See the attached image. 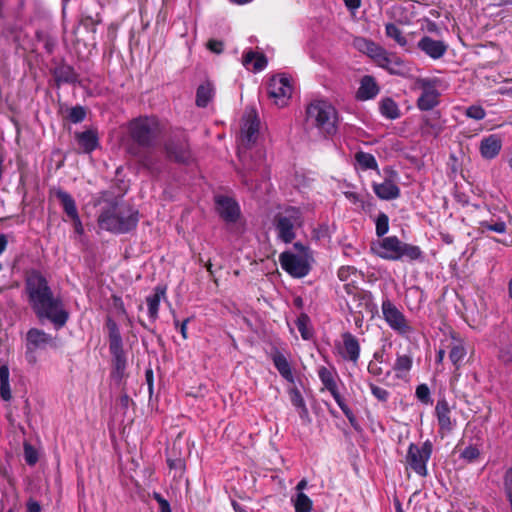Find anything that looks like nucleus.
Wrapping results in <instances>:
<instances>
[{"label": "nucleus", "instance_id": "obj_1", "mask_svg": "<svg viewBox=\"0 0 512 512\" xmlns=\"http://www.w3.org/2000/svg\"><path fill=\"white\" fill-rule=\"evenodd\" d=\"M28 303L39 321L49 320L58 330L65 326L69 312L62 298L55 295L47 279L39 272H30L25 280Z\"/></svg>", "mask_w": 512, "mask_h": 512}, {"label": "nucleus", "instance_id": "obj_2", "mask_svg": "<svg viewBox=\"0 0 512 512\" xmlns=\"http://www.w3.org/2000/svg\"><path fill=\"white\" fill-rule=\"evenodd\" d=\"M370 251L385 260L397 261L407 258L411 261L422 256L418 246L402 242L396 236H388L371 242Z\"/></svg>", "mask_w": 512, "mask_h": 512}, {"label": "nucleus", "instance_id": "obj_3", "mask_svg": "<svg viewBox=\"0 0 512 512\" xmlns=\"http://www.w3.org/2000/svg\"><path fill=\"white\" fill-rule=\"evenodd\" d=\"M337 111L332 104L316 100L306 107V128H316L320 134L332 135L336 132Z\"/></svg>", "mask_w": 512, "mask_h": 512}, {"label": "nucleus", "instance_id": "obj_4", "mask_svg": "<svg viewBox=\"0 0 512 512\" xmlns=\"http://www.w3.org/2000/svg\"><path fill=\"white\" fill-rule=\"evenodd\" d=\"M138 211L130 206L113 205L101 212L98 217L100 228L113 233H126L138 223Z\"/></svg>", "mask_w": 512, "mask_h": 512}, {"label": "nucleus", "instance_id": "obj_5", "mask_svg": "<svg viewBox=\"0 0 512 512\" xmlns=\"http://www.w3.org/2000/svg\"><path fill=\"white\" fill-rule=\"evenodd\" d=\"M131 139L141 147H151L161 133L160 122L156 117H138L127 126Z\"/></svg>", "mask_w": 512, "mask_h": 512}, {"label": "nucleus", "instance_id": "obj_6", "mask_svg": "<svg viewBox=\"0 0 512 512\" xmlns=\"http://www.w3.org/2000/svg\"><path fill=\"white\" fill-rule=\"evenodd\" d=\"M302 214L298 208L287 207L274 217V226L279 239L291 243L295 238V229L302 225Z\"/></svg>", "mask_w": 512, "mask_h": 512}, {"label": "nucleus", "instance_id": "obj_7", "mask_svg": "<svg viewBox=\"0 0 512 512\" xmlns=\"http://www.w3.org/2000/svg\"><path fill=\"white\" fill-rule=\"evenodd\" d=\"M432 450V443L428 440L421 446L411 443L405 458L406 468L413 470L421 477H426L428 474L427 462L431 457Z\"/></svg>", "mask_w": 512, "mask_h": 512}, {"label": "nucleus", "instance_id": "obj_8", "mask_svg": "<svg viewBox=\"0 0 512 512\" xmlns=\"http://www.w3.org/2000/svg\"><path fill=\"white\" fill-rule=\"evenodd\" d=\"M381 310L383 318L388 326L401 336L413 333L414 329L406 316L389 299L382 302Z\"/></svg>", "mask_w": 512, "mask_h": 512}, {"label": "nucleus", "instance_id": "obj_9", "mask_svg": "<svg viewBox=\"0 0 512 512\" xmlns=\"http://www.w3.org/2000/svg\"><path fill=\"white\" fill-rule=\"evenodd\" d=\"M415 86L421 91L417 99V107L420 110L429 111L439 104L440 92L438 91V80L419 78L416 80Z\"/></svg>", "mask_w": 512, "mask_h": 512}, {"label": "nucleus", "instance_id": "obj_10", "mask_svg": "<svg viewBox=\"0 0 512 512\" xmlns=\"http://www.w3.org/2000/svg\"><path fill=\"white\" fill-rule=\"evenodd\" d=\"M311 260V253L296 255L291 252H283L279 256L281 267L296 278H302L309 273Z\"/></svg>", "mask_w": 512, "mask_h": 512}, {"label": "nucleus", "instance_id": "obj_11", "mask_svg": "<svg viewBox=\"0 0 512 512\" xmlns=\"http://www.w3.org/2000/svg\"><path fill=\"white\" fill-rule=\"evenodd\" d=\"M54 345V338L39 328H31L26 334V359L28 363L35 364L37 358L35 352Z\"/></svg>", "mask_w": 512, "mask_h": 512}, {"label": "nucleus", "instance_id": "obj_12", "mask_svg": "<svg viewBox=\"0 0 512 512\" xmlns=\"http://www.w3.org/2000/svg\"><path fill=\"white\" fill-rule=\"evenodd\" d=\"M268 95L273 100V103L278 107L287 105L292 95V85L290 79L283 75L273 76L267 87Z\"/></svg>", "mask_w": 512, "mask_h": 512}, {"label": "nucleus", "instance_id": "obj_13", "mask_svg": "<svg viewBox=\"0 0 512 512\" xmlns=\"http://www.w3.org/2000/svg\"><path fill=\"white\" fill-rule=\"evenodd\" d=\"M259 133V120L254 110L249 111L243 118L241 127V146L249 147L255 143Z\"/></svg>", "mask_w": 512, "mask_h": 512}, {"label": "nucleus", "instance_id": "obj_14", "mask_svg": "<svg viewBox=\"0 0 512 512\" xmlns=\"http://www.w3.org/2000/svg\"><path fill=\"white\" fill-rule=\"evenodd\" d=\"M165 152L170 160L179 163H188L191 160V152L186 138L169 140L165 144Z\"/></svg>", "mask_w": 512, "mask_h": 512}, {"label": "nucleus", "instance_id": "obj_15", "mask_svg": "<svg viewBox=\"0 0 512 512\" xmlns=\"http://www.w3.org/2000/svg\"><path fill=\"white\" fill-rule=\"evenodd\" d=\"M342 345L338 348L339 354L345 361L357 364L360 357V344L358 339L350 332L342 334Z\"/></svg>", "mask_w": 512, "mask_h": 512}, {"label": "nucleus", "instance_id": "obj_16", "mask_svg": "<svg viewBox=\"0 0 512 512\" xmlns=\"http://www.w3.org/2000/svg\"><path fill=\"white\" fill-rule=\"evenodd\" d=\"M417 47L434 60L442 58L448 49V45L445 42L434 40L429 36H423L418 41Z\"/></svg>", "mask_w": 512, "mask_h": 512}, {"label": "nucleus", "instance_id": "obj_17", "mask_svg": "<svg viewBox=\"0 0 512 512\" xmlns=\"http://www.w3.org/2000/svg\"><path fill=\"white\" fill-rule=\"evenodd\" d=\"M389 173L390 176H397L392 170ZM372 187L377 197L382 200H392L400 196V189L392 177L385 179L383 183H373Z\"/></svg>", "mask_w": 512, "mask_h": 512}, {"label": "nucleus", "instance_id": "obj_18", "mask_svg": "<svg viewBox=\"0 0 512 512\" xmlns=\"http://www.w3.org/2000/svg\"><path fill=\"white\" fill-rule=\"evenodd\" d=\"M376 64L391 74L401 75L406 70L403 60L395 54H389L386 50L383 51Z\"/></svg>", "mask_w": 512, "mask_h": 512}, {"label": "nucleus", "instance_id": "obj_19", "mask_svg": "<svg viewBox=\"0 0 512 512\" xmlns=\"http://www.w3.org/2000/svg\"><path fill=\"white\" fill-rule=\"evenodd\" d=\"M217 211L220 216L228 221L235 222L239 216V207L237 203L228 197H219L216 200Z\"/></svg>", "mask_w": 512, "mask_h": 512}, {"label": "nucleus", "instance_id": "obj_20", "mask_svg": "<svg viewBox=\"0 0 512 512\" xmlns=\"http://www.w3.org/2000/svg\"><path fill=\"white\" fill-rule=\"evenodd\" d=\"M380 89L375 79L370 76H364L360 81V86L356 92V98L360 101H366L376 97Z\"/></svg>", "mask_w": 512, "mask_h": 512}, {"label": "nucleus", "instance_id": "obj_21", "mask_svg": "<svg viewBox=\"0 0 512 512\" xmlns=\"http://www.w3.org/2000/svg\"><path fill=\"white\" fill-rule=\"evenodd\" d=\"M354 47L369 56L376 63L383 51L385 50L381 46L377 45L371 40L363 37H356L353 41Z\"/></svg>", "mask_w": 512, "mask_h": 512}, {"label": "nucleus", "instance_id": "obj_22", "mask_svg": "<svg viewBox=\"0 0 512 512\" xmlns=\"http://www.w3.org/2000/svg\"><path fill=\"white\" fill-rule=\"evenodd\" d=\"M271 359L279 374L288 382H294V375L292 373L291 365L286 356L279 350L275 349L271 353Z\"/></svg>", "mask_w": 512, "mask_h": 512}, {"label": "nucleus", "instance_id": "obj_23", "mask_svg": "<svg viewBox=\"0 0 512 512\" xmlns=\"http://www.w3.org/2000/svg\"><path fill=\"white\" fill-rule=\"evenodd\" d=\"M75 139L84 153H91L99 145L98 135L94 130L77 132L75 133Z\"/></svg>", "mask_w": 512, "mask_h": 512}, {"label": "nucleus", "instance_id": "obj_24", "mask_svg": "<svg viewBox=\"0 0 512 512\" xmlns=\"http://www.w3.org/2000/svg\"><path fill=\"white\" fill-rule=\"evenodd\" d=\"M242 64L248 70L259 72L266 67L267 58L262 53L250 50L243 55Z\"/></svg>", "mask_w": 512, "mask_h": 512}, {"label": "nucleus", "instance_id": "obj_25", "mask_svg": "<svg viewBox=\"0 0 512 512\" xmlns=\"http://www.w3.org/2000/svg\"><path fill=\"white\" fill-rule=\"evenodd\" d=\"M501 147L500 138L496 135H490L481 141L480 152L484 158L493 159L499 154Z\"/></svg>", "mask_w": 512, "mask_h": 512}, {"label": "nucleus", "instance_id": "obj_26", "mask_svg": "<svg viewBox=\"0 0 512 512\" xmlns=\"http://www.w3.org/2000/svg\"><path fill=\"white\" fill-rule=\"evenodd\" d=\"M55 195L61 202V205L67 216L70 217L73 222H78L80 225V217L77 211L76 203L72 196L60 189L55 192Z\"/></svg>", "mask_w": 512, "mask_h": 512}, {"label": "nucleus", "instance_id": "obj_27", "mask_svg": "<svg viewBox=\"0 0 512 512\" xmlns=\"http://www.w3.org/2000/svg\"><path fill=\"white\" fill-rule=\"evenodd\" d=\"M435 413L437 415L439 426L442 430L450 431L453 427V421L450 417V407L446 399L438 400Z\"/></svg>", "mask_w": 512, "mask_h": 512}, {"label": "nucleus", "instance_id": "obj_28", "mask_svg": "<svg viewBox=\"0 0 512 512\" xmlns=\"http://www.w3.org/2000/svg\"><path fill=\"white\" fill-rule=\"evenodd\" d=\"M166 289L161 286H157L154 289L152 295H149L146 298L148 313L152 320H156L158 318L159 306L161 299L165 296Z\"/></svg>", "mask_w": 512, "mask_h": 512}, {"label": "nucleus", "instance_id": "obj_29", "mask_svg": "<svg viewBox=\"0 0 512 512\" xmlns=\"http://www.w3.org/2000/svg\"><path fill=\"white\" fill-rule=\"evenodd\" d=\"M318 376L324 385L325 389H327L331 395L334 397L335 395L340 394L337 388V383L334 378V372L328 369L325 366H321L318 369Z\"/></svg>", "mask_w": 512, "mask_h": 512}, {"label": "nucleus", "instance_id": "obj_30", "mask_svg": "<svg viewBox=\"0 0 512 512\" xmlns=\"http://www.w3.org/2000/svg\"><path fill=\"white\" fill-rule=\"evenodd\" d=\"M379 110L382 116L387 119H397L401 116L397 103L390 97L383 98L379 102Z\"/></svg>", "mask_w": 512, "mask_h": 512}, {"label": "nucleus", "instance_id": "obj_31", "mask_svg": "<svg viewBox=\"0 0 512 512\" xmlns=\"http://www.w3.org/2000/svg\"><path fill=\"white\" fill-rule=\"evenodd\" d=\"M214 96V87L209 82L206 81L202 83L196 92V105L198 107H206L208 103L212 100Z\"/></svg>", "mask_w": 512, "mask_h": 512}, {"label": "nucleus", "instance_id": "obj_32", "mask_svg": "<svg viewBox=\"0 0 512 512\" xmlns=\"http://www.w3.org/2000/svg\"><path fill=\"white\" fill-rule=\"evenodd\" d=\"M110 352L113 356V364L115 371L121 377L126 369V357L124 354L123 346L110 347Z\"/></svg>", "mask_w": 512, "mask_h": 512}, {"label": "nucleus", "instance_id": "obj_33", "mask_svg": "<svg viewBox=\"0 0 512 512\" xmlns=\"http://www.w3.org/2000/svg\"><path fill=\"white\" fill-rule=\"evenodd\" d=\"M289 396L292 405L299 410L300 417L307 418L309 412L301 392L297 388H292L289 390Z\"/></svg>", "mask_w": 512, "mask_h": 512}, {"label": "nucleus", "instance_id": "obj_34", "mask_svg": "<svg viewBox=\"0 0 512 512\" xmlns=\"http://www.w3.org/2000/svg\"><path fill=\"white\" fill-rule=\"evenodd\" d=\"M296 327L304 340H309L313 337V328L307 314L302 313L299 315L296 320Z\"/></svg>", "mask_w": 512, "mask_h": 512}, {"label": "nucleus", "instance_id": "obj_35", "mask_svg": "<svg viewBox=\"0 0 512 512\" xmlns=\"http://www.w3.org/2000/svg\"><path fill=\"white\" fill-rule=\"evenodd\" d=\"M466 356V349L461 342L455 343L449 352V358L456 369L462 365V361Z\"/></svg>", "mask_w": 512, "mask_h": 512}, {"label": "nucleus", "instance_id": "obj_36", "mask_svg": "<svg viewBox=\"0 0 512 512\" xmlns=\"http://www.w3.org/2000/svg\"><path fill=\"white\" fill-rule=\"evenodd\" d=\"M106 326L109 331V348L121 346L122 345V337H121L117 323L114 320H112L111 318H108L106 321Z\"/></svg>", "mask_w": 512, "mask_h": 512}, {"label": "nucleus", "instance_id": "obj_37", "mask_svg": "<svg viewBox=\"0 0 512 512\" xmlns=\"http://www.w3.org/2000/svg\"><path fill=\"white\" fill-rule=\"evenodd\" d=\"M355 160L357 161L359 166L364 170H368V169L377 170L378 169L377 161H376L375 157L370 153H365L362 151L357 152L355 154Z\"/></svg>", "mask_w": 512, "mask_h": 512}, {"label": "nucleus", "instance_id": "obj_38", "mask_svg": "<svg viewBox=\"0 0 512 512\" xmlns=\"http://www.w3.org/2000/svg\"><path fill=\"white\" fill-rule=\"evenodd\" d=\"M412 366V359L409 355H398L394 364V370L398 376L407 373Z\"/></svg>", "mask_w": 512, "mask_h": 512}, {"label": "nucleus", "instance_id": "obj_39", "mask_svg": "<svg viewBox=\"0 0 512 512\" xmlns=\"http://www.w3.org/2000/svg\"><path fill=\"white\" fill-rule=\"evenodd\" d=\"M296 512H311L312 501L303 492H299L294 502Z\"/></svg>", "mask_w": 512, "mask_h": 512}, {"label": "nucleus", "instance_id": "obj_40", "mask_svg": "<svg viewBox=\"0 0 512 512\" xmlns=\"http://www.w3.org/2000/svg\"><path fill=\"white\" fill-rule=\"evenodd\" d=\"M386 35L394 39L400 46L407 44L406 38L403 36L401 30L393 23H389L385 27Z\"/></svg>", "mask_w": 512, "mask_h": 512}, {"label": "nucleus", "instance_id": "obj_41", "mask_svg": "<svg viewBox=\"0 0 512 512\" xmlns=\"http://www.w3.org/2000/svg\"><path fill=\"white\" fill-rule=\"evenodd\" d=\"M480 227L479 229L481 232H484L485 230L493 231L496 233H505L506 232V224L503 221H496V222H489V221H481L479 223Z\"/></svg>", "mask_w": 512, "mask_h": 512}, {"label": "nucleus", "instance_id": "obj_42", "mask_svg": "<svg viewBox=\"0 0 512 512\" xmlns=\"http://www.w3.org/2000/svg\"><path fill=\"white\" fill-rule=\"evenodd\" d=\"M389 230V218L385 213H380L376 219V234L382 237Z\"/></svg>", "mask_w": 512, "mask_h": 512}, {"label": "nucleus", "instance_id": "obj_43", "mask_svg": "<svg viewBox=\"0 0 512 512\" xmlns=\"http://www.w3.org/2000/svg\"><path fill=\"white\" fill-rule=\"evenodd\" d=\"M333 398L336 401V403L338 404V406L341 408L342 412L345 414V416L347 417L349 422L352 425H354L356 422V417H355L354 413L352 412V410L346 405L342 396L340 394H338V395H335Z\"/></svg>", "mask_w": 512, "mask_h": 512}, {"label": "nucleus", "instance_id": "obj_44", "mask_svg": "<svg viewBox=\"0 0 512 512\" xmlns=\"http://www.w3.org/2000/svg\"><path fill=\"white\" fill-rule=\"evenodd\" d=\"M333 398L336 401V403L338 404V406L341 408L342 412L345 414V416L347 417L349 422L352 425H354L356 422V417H355L354 413L352 412V410L346 405L342 396L340 394H338V395H335Z\"/></svg>", "mask_w": 512, "mask_h": 512}, {"label": "nucleus", "instance_id": "obj_45", "mask_svg": "<svg viewBox=\"0 0 512 512\" xmlns=\"http://www.w3.org/2000/svg\"><path fill=\"white\" fill-rule=\"evenodd\" d=\"M86 116L85 109L81 106H76L70 109L69 111V119L73 123H79L84 120Z\"/></svg>", "mask_w": 512, "mask_h": 512}, {"label": "nucleus", "instance_id": "obj_46", "mask_svg": "<svg viewBox=\"0 0 512 512\" xmlns=\"http://www.w3.org/2000/svg\"><path fill=\"white\" fill-rule=\"evenodd\" d=\"M24 457L29 465H35L38 461V453L30 444L24 445Z\"/></svg>", "mask_w": 512, "mask_h": 512}, {"label": "nucleus", "instance_id": "obj_47", "mask_svg": "<svg viewBox=\"0 0 512 512\" xmlns=\"http://www.w3.org/2000/svg\"><path fill=\"white\" fill-rule=\"evenodd\" d=\"M466 116L475 120H482L486 112L481 106H470L466 109Z\"/></svg>", "mask_w": 512, "mask_h": 512}, {"label": "nucleus", "instance_id": "obj_48", "mask_svg": "<svg viewBox=\"0 0 512 512\" xmlns=\"http://www.w3.org/2000/svg\"><path fill=\"white\" fill-rule=\"evenodd\" d=\"M416 396L423 403L429 402L430 391L427 385L421 384L416 388Z\"/></svg>", "mask_w": 512, "mask_h": 512}, {"label": "nucleus", "instance_id": "obj_49", "mask_svg": "<svg viewBox=\"0 0 512 512\" xmlns=\"http://www.w3.org/2000/svg\"><path fill=\"white\" fill-rule=\"evenodd\" d=\"M499 359L504 364L512 363V345H507V346L501 348V350L499 352Z\"/></svg>", "mask_w": 512, "mask_h": 512}, {"label": "nucleus", "instance_id": "obj_50", "mask_svg": "<svg viewBox=\"0 0 512 512\" xmlns=\"http://www.w3.org/2000/svg\"><path fill=\"white\" fill-rule=\"evenodd\" d=\"M372 394L380 401H386L388 399L389 393L384 388L376 386L374 384H370Z\"/></svg>", "mask_w": 512, "mask_h": 512}, {"label": "nucleus", "instance_id": "obj_51", "mask_svg": "<svg viewBox=\"0 0 512 512\" xmlns=\"http://www.w3.org/2000/svg\"><path fill=\"white\" fill-rule=\"evenodd\" d=\"M206 47L213 53H216V54H220L223 52V49H224V43L220 40H216V39H210L207 44H206Z\"/></svg>", "mask_w": 512, "mask_h": 512}, {"label": "nucleus", "instance_id": "obj_52", "mask_svg": "<svg viewBox=\"0 0 512 512\" xmlns=\"http://www.w3.org/2000/svg\"><path fill=\"white\" fill-rule=\"evenodd\" d=\"M153 498L159 504L160 512H172L169 502L166 499H164L160 493L154 492Z\"/></svg>", "mask_w": 512, "mask_h": 512}, {"label": "nucleus", "instance_id": "obj_53", "mask_svg": "<svg viewBox=\"0 0 512 512\" xmlns=\"http://www.w3.org/2000/svg\"><path fill=\"white\" fill-rule=\"evenodd\" d=\"M356 272V269L352 266H342L339 270H338V278L341 280V281H347L348 278L354 274Z\"/></svg>", "mask_w": 512, "mask_h": 512}, {"label": "nucleus", "instance_id": "obj_54", "mask_svg": "<svg viewBox=\"0 0 512 512\" xmlns=\"http://www.w3.org/2000/svg\"><path fill=\"white\" fill-rule=\"evenodd\" d=\"M368 372L373 376H380L383 374V369L381 364L371 361L368 365Z\"/></svg>", "mask_w": 512, "mask_h": 512}, {"label": "nucleus", "instance_id": "obj_55", "mask_svg": "<svg viewBox=\"0 0 512 512\" xmlns=\"http://www.w3.org/2000/svg\"><path fill=\"white\" fill-rule=\"evenodd\" d=\"M0 395L3 400L9 401L11 399V390L9 383H0Z\"/></svg>", "mask_w": 512, "mask_h": 512}, {"label": "nucleus", "instance_id": "obj_56", "mask_svg": "<svg viewBox=\"0 0 512 512\" xmlns=\"http://www.w3.org/2000/svg\"><path fill=\"white\" fill-rule=\"evenodd\" d=\"M114 307L123 315L126 314V309L121 297L114 295L112 297Z\"/></svg>", "mask_w": 512, "mask_h": 512}, {"label": "nucleus", "instance_id": "obj_57", "mask_svg": "<svg viewBox=\"0 0 512 512\" xmlns=\"http://www.w3.org/2000/svg\"><path fill=\"white\" fill-rule=\"evenodd\" d=\"M462 455L464 458L472 460L478 457L479 452L473 447H468L463 451Z\"/></svg>", "mask_w": 512, "mask_h": 512}, {"label": "nucleus", "instance_id": "obj_58", "mask_svg": "<svg viewBox=\"0 0 512 512\" xmlns=\"http://www.w3.org/2000/svg\"><path fill=\"white\" fill-rule=\"evenodd\" d=\"M9 368L6 365L0 367V383H9Z\"/></svg>", "mask_w": 512, "mask_h": 512}, {"label": "nucleus", "instance_id": "obj_59", "mask_svg": "<svg viewBox=\"0 0 512 512\" xmlns=\"http://www.w3.org/2000/svg\"><path fill=\"white\" fill-rule=\"evenodd\" d=\"M344 290L348 295L356 296L361 293V290H359L356 286L351 284H345Z\"/></svg>", "mask_w": 512, "mask_h": 512}, {"label": "nucleus", "instance_id": "obj_60", "mask_svg": "<svg viewBox=\"0 0 512 512\" xmlns=\"http://www.w3.org/2000/svg\"><path fill=\"white\" fill-rule=\"evenodd\" d=\"M27 510L28 512H40L41 507L37 501L30 500L27 503Z\"/></svg>", "mask_w": 512, "mask_h": 512}, {"label": "nucleus", "instance_id": "obj_61", "mask_svg": "<svg viewBox=\"0 0 512 512\" xmlns=\"http://www.w3.org/2000/svg\"><path fill=\"white\" fill-rule=\"evenodd\" d=\"M168 465L170 468H175V469H183L184 468V463L181 459H176V460L168 459Z\"/></svg>", "mask_w": 512, "mask_h": 512}, {"label": "nucleus", "instance_id": "obj_62", "mask_svg": "<svg viewBox=\"0 0 512 512\" xmlns=\"http://www.w3.org/2000/svg\"><path fill=\"white\" fill-rule=\"evenodd\" d=\"M426 30L430 33L439 34V28L437 24L432 21L427 22Z\"/></svg>", "mask_w": 512, "mask_h": 512}, {"label": "nucleus", "instance_id": "obj_63", "mask_svg": "<svg viewBox=\"0 0 512 512\" xmlns=\"http://www.w3.org/2000/svg\"><path fill=\"white\" fill-rule=\"evenodd\" d=\"M344 3L349 9H357L360 7L361 1L360 0H344Z\"/></svg>", "mask_w": 512, "mask_h": 512}, {"label": "nucleus", "instance_id": "obj_64", "mask_svg": "<svg viewBox=\"0 0 512 512\" xmlns=\"http://www.w3.org/2000/svg\"><path fill=\"white\" fill-rule=\"evenodd\" d=\"M99 22H100V20H99V19H94V18H92V17H85V18H83V20H82L83 25H85L86 27H88V26H90V25H91V26H95V25H96L97 23H99Z\"/></svg>", "mask_w": 512, "mask_h": 512}]
</instances>
